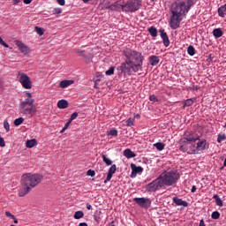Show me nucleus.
I'll return each mask as SVG.
<instances>
[{"label":"nucleus","mask_w":226,"mask_h":226,"mask_svg":"<svg viewBox=\"0 0 226 226\" xmlns=\"http://www.w3.org/2000/svg\"><path fill=\"white\" fill-rule=\"evenodd\" d=\"M218 15L222 19L223 17H226V4L218 8Z\"/></svg>","instance_id":"nucleus-23"},{"label":"nucleus","mask_w":226,"mask_h":226,"mask_svg":"<svg viewBox=\"0 0 226 226\" xmlns=\"http://www.w3.org/2000/svg\"><path fill=\"white\" fill-rule=\"evenodd\" d=\"M94 83H95V84H100V79H95V80H94Z\"/></svg>","instance_id":"nucleus-63"},{"label":"nucleus","mask_w":226,"mask_h":226,"mask_svg":"<svg viewBox=\"0 0 226 226\" xmlns=\"http://www.w3.org/2000/svg\"><path fill=\"white\" fill-rule=\"evenodd\" d=\"M195 102V100L193 99H187L184 102V105L183 108L185 109V107H192L193 105V103Z\"/></svg>","instance_id":"nucleus-27"},{"label":"nucleus","mask_w":226,"mask_h":226,"mask_svg":"<svg viewBox=\"0 0 226 226\" xmlns=\"http://www.w3.org/2000/svg\"><path fill=\"white\" fill-rule=\"evenodd\" d=\"M6 146L5 142H0V147H4Z\"/></svg>","instance_id":"nucleus-59"},{"label":"nucleus","mask_w":226,"mask_h":226,"mask_svg":"<svg viewBox=\"0 0 226 226\" xmlns=\"http://www.w3.org/2000/svg\"><path fill=\"white\" fill-rule=\"evenodd\" d=\"M148 61L151 66H157V64L160 63V56L152 55L148 57Z\"/></svg>","instance_id":"nucleus-17"},{"label":"nucleus","mask_w":226,"mask_h":226,"mask_svg":"<svg viewBox=\"0 0 226 226\" xmlns=\"http://www.w3.org/2000/svg\"><path fill=\"white\" fill-rule=\"evenodd\" d=\"M77 54H79V56H81V57H86V54H84V50L82 49H77L76 50Z\"/></svg>","instance_id":"nucleus-48"},{"label":"nucleus","mask_w":226,"mask_h":226,"mask_svg":"<svg viewBox=\"0 0 226 226\" xmlns=\"http://www.w3.org/2000/svg\"><path fill=\"white\" fill-rule=\"evenodd\" d=\"M159 33L161 34L164 47H169V45H170V41L169 40V35H167L165 30H160Z\"/></svg>","instance_id":"nucleus-16"},{"label":"nucleus","mask_w":226,"mask_h":226,"mask_svg":"<svg viewBox=\"0 0 226 226\" xmlns=\"http://www.w3.org/2000/svg\"><path fill=\"white\" fill-rule=\"evenodd\" d=\"M187 54H189V56H195V48L192 45L187 48Z\"/></svg>","instance_id":"nucleus-32"},{"label":"nucleus","mask_w":226,"mask_h":226,"mask_svg":"<svg viewBox=\"0 0 226 226\" xmlns=\"http://www.w3.org/2000/svg\"><path fill=\"white\" fill-rule=\"evenodd\" d=\"M43 176L40 174H24L21 177V187L19 192V197H26L29 192L41 183Z\"/></svg>","instance_id":"nucleus-2"},{"label":"nucleus","mask_w":226,"mask_h":226,"mask_svg":"<svg viewBox=\"0 0 226 226\" xmlns=\"http://www.w3.org/2000/svg\"><path fill=\"white\" fill-rule=\"evenodd\" d=\"M163 186H173L179 180L180 175L177 170L164 171L159 176Z\"/></svg>","instance_id":"nucleus-6"},{"label":"nucleus","mask_w":226,"mask_h":226,"mask_svg":"<svg viewBox=\"0 0 226 226\" xmlns=\"http://www.w3.org/2000/svg\"><path fill=\"white\" fill-rule=\"evenodd\" d=\"M131 169L132 170V174H140L141 172H144L143 167L137 166L133 163L131 164Z\"/></svg>","instance_id":"nucleus-18"},{"label":"nucleus","mask_w":226,"mask_h":226,"mask_svg":"<svg viewBox=\"0 0 226 226\" xmlns=\"http://www.w3.org/2000/svg\"><path fill=\"white\" fill-rule=\"evenodd\" d=\"M20 1H22V0H12V4L14 6H17V4H19V3H20Z\"/></svg>","instance_id":"nucleus-53"},{"label":"nucleus","mask_w":226,"mask_h":226,"mask_svg":"<svg viewBox=\"0 0 226 226\" xmlns=\"http://www.w3.org/2000/svg\"><path fill=\"white\" fill-rule=\"evenodd\" d=\"M134 202L137 203L139 207H144L145 209L151 207V200L147 198H134Z\"/></svg>","instance_id":"nucleus-11"},{"label":"nucleus","mask_w":226,"mask_h":226,"mask_svg":"<svg viewBox=\"0 0 226 226\" xmlns=\"http://www.w3.org/2000/svg\"><path fill=\"white\" fill-rule=\"evenodd\" d=\"M117 170V166L116 164H111V167L109 169V174H116V171Z\"/></svg>","instance_id":"nucleus-34"},{"label":"nucleus","mask_w":226,"mask_h":226,"mask_svg":"<svg viewBox=\"0 0 226 226\" xmlns=\"http://www.w3.org/2000/svg\"><path fill=\"white\" fill-rule=\"evenodd\" d=\"M149 100H150V102H158V97H156V95H154V94H152L149 96Z\"/></svg>","instance_id":"nucleus-47"},{"label":"nucleus","mask_w":226,"mask_h":226,"mask_svg":"<svg viewBox=\"0 0 226 226\" xmlns=\"http://www.w3.org/2000/svg\"><path fill=\"white\" fill-rule=\"evenodd\" d=\"M142 6V1L140 0H128L124 4V13H135L139 11Z\"/></svg>","instance_id":"nucleus-7"},{"label":"nucleus","mask_w":226,"mask_h":226,"mask_svg":"<svg viewBox=\"0 0 226 226\" xmlns=\"http://www.w3.org/2000/svg\"><path fill=\"white\" fill-rule=\"evenodd\" d=\"M18 79L19 82L25 89H31V87H33V83L31 82V79L29 76H27V74L19 72Z\"/></svg>","instance_id":"nucleus-9"},{"label":"nucleus","mask_w":226,"mask_h":226,"mask_svg":"<svg viewBox=\"0 0 226 226\" xmlns=\"http://www.w3.org/2000/svg\"><path fill=\"white\" fill-rule=\"evenodd\" d=\"M212 220H218L220 218V212L215 211L211 215Z\"/></svg>","instance_id":"nucleus-36"},{"label":"nucleus","mask_w":226,"mask_h":226,"mask_svg":"<svg viewBox=\"0 0 226 226\" xmlns=\"http://www.w3.org/2000/svg\"><path fill=\"white\" fill-rule=\"evenodd\" d=\"M200 87H199V86L193 87V89H195L196 91H199Z\"/></svg>","instance_id":"nucleus-64"},{"label":"nucleus","mask_w":226,"mask_h":226,"mask_svg":"<svg viewBox=\"0 0 226 226\" xmlns=\"http://www.w3.org/2000/svg\"><path fill=\"white\" fill-rule=\"evenodd\" d=\"M106 75H108V76L114 75V67H110V68L106 72Z\"/></svg>","instance_id":"nucleus-46"},{"label":"nucleus","mask_w":226,"mask_h":226,"mask_svg":"<svg viewBox=\"0 0 226 226\" xmlns=\"http://www.w3.org/2000/svg\"><path fill=\"white\" fill-rule=\"evenodd\" d=\"M87 209H88V210L93 209V207L91 206V204H89V203L87 204Z\"/></svg>","instance_id":"nucleus-58"},{"label":"nucleus","mask_w":226,"mask_h":226,"mask_svg":"<svg viewBox=\"0 0 226 226\" xmlns=\"http://www.w3.org/2000/svg\"><path fill=\"white\" fill-rule=\"evenodd\" d=\"M112 176H114L112 173L108 172L107 177L104 180V183H109V181H110V179H112Z\"/></svg>","instance_id":"nucleus-44"},{"label":"nucleus","mask_w":226,"mask_h":226,"mask_svg":"<svg viewBox=\"0 0 226 226\" xmlns=\"http://www.w3.org/2000/svg\"><path fill=\"white\" fill-rule=\"evenodd\" d=\"M77 117H79V113L73 112L69 119L70 123H72V121H74V119H77Z\"/></svg>","instance_id":"nucleus-39"},{"label":"nucleus","mask_w":226,"mask_h":226,"mask_svg":"<svg viewBox=\"0 0 226 226\" xmlns=\"http://www.w3.org/2000/svg\"><path fill=\"white\" fill-rule=\"evenodd\" d=\"M38 144L37 142H26V147H28V149H31V147H34Z\"/></svg>","instance_id":"nucleus-40"},{"label":"nucleus","mask_w":226,"mask_h":226,"mask_svg":"<svg viewBox=\"0 0 226 226\" xmlns=\"http://www.w3.org/2000/svg\"><path fill=\"white\" fill-rule=\"evenodd\" d=\"M26 142H36V139H27Z\"/></svg>","instance_id":"nucleus-60"},{"label":"nucleus","mask_w":226,"mask_h":226,"mask_svg":"<svg viewBox=\"0 0 226 226\" xmlns=\"http://www.w3.org/2000/svg\"><path fill=\"white\" fill-rule=\"evenodd\" d=\"M75 81L73 80H68V79H65V80H62L60 81V87H62V89H64L66 87H68V86H72V84H74Z\"/></svg>","instance_id":"nucleus-21"},{"label":"nucleus","mask_w":226,"mask_h":226,"mask_svg":"<svg viewBox=\"0 0 226 226\" xmlns=\"http://www.w3.org/2000/svg\"><path fill=\"white\" fill-rule=\"evenodd\" d=\"M34 31L35 33H37V34H39V36H43V28L40 27V26H35L34 27Z\"/></svg>","instance_id":"nucleus-35"},{"label":"nucleus","mask_w":226,"mask_h":226,"mask_svg":"<svg viewBox=\"0 0 226 226\" xmlns=\"http://www.w3.org/2000/svg\"><path fill=\"white\" fill-rule=\"evenodd\" d=\"M26 100H33V94H31L29 92L26 93Z\"/></svg>","instance_id":"nucleus-52"},{"label":"nucleus","mask_w":226,"mask_h":226,"mask_svg":"<svg viewBox=\"0 0 226 226\" xmlns=\"http://www.w3.org/2000/svg\"><path fill=\"white\" fill-rule=\"evenodd\" d=\"M24 123V117H19L14 120V126H20Z\"/></svg>","instance_id":"nucleus-33"},{"label":"nucleus","mask_w":226,"mask_h":226,"mask_svg":"<svg viewBox=\"0 0 226 226\" xmlns=\"http://www.w3.org/2000/svg\"><path fill=\"white\" fill-rule=\"evenodd\" d=\"M96 173L93 170H88L87 172V176H90L91 177H94Z\"/></svg>","instance_id":"nucleus-43"},{"label":"nucleus","mask_w":226,"mask_h":226,"mask_svg":"<svg viewBox=\"0 0 226 226\" xmlns=\"http://www.w3.org/2000/svg\"><path fill=\"white\" fill-rule=\"evenodd\" d=\"M199 226H206V223L204 222V219L200 220Z\"/></svg>","instance_id":"nucleus-57"},{"label":"nucleus","mask_w":226,"mask_h":226,"mask_svg":"<svg viewBox=\"0 0 226 226\" xmlns=\"http://www.w3.org/2000/svg\"><path fill=\"white\" fill-rule=\"evenodd\" d=\"M108 137H117V130L116 129H111L107 132Z\"/></svg>","instance_id":"nucleus-31"},{"label":"nucleus","mask_w":226,"mask_h":226,"mask_svg":"<svg viewBox=\"0 0 226 226\" xmlns=\"http://www.w3.org/2000/svg\"><path fill=\"white\" fill-rule=\"evenodd\" d=\"M135 123V118L130 117L129 119L126 120V126H133Z\"/></svg>","instance_id":"nucleus-37"},{"label":"nucleus","mask_w":226,"mask_h":226,"mask_svg":"<svg viewBox=\"0 0 226 226\" xmlns=\"http://www.w3.org/2000/svg\"><path fill=\"white\" fill-rule=\"evenodd\" d=\"M11 220H13L14 223H16V224L19 223V219H17V217H15V215L12 216Z\"/></svg>","instance_id":"nucleus-56"},{"label":"nucleus","mask_w":226,"mask_h":226,"mask_svg":"<svg viewBox=\"0 0 226 226\" xmlns=\"http://www.w3.org/2000/svg\"><path fill=\"white\" fill-rule=\"evenodd\" d=\"M56 3L60 6H64V4H66V1L65 0H56Z\"/></svg>","instance_id":"nucleus-50"},{"label":"nucleus","mask_w":226,"mask_h":226,"mask_svg":"<svg viewBox=\"0 0 226 226\" xmlns=\"http://www.w3.org/2000/svg\"><path fill=\"white\" fill-rule=\"evenodd\" d=\"M57 107H58V109H68V101L64 100V99L58 101Z\"/></svg>","instance_id":"nucleus-22"},{"label":"nucleus","mask_w":226,"mask_h":226,"mask_svg":"<svg viewBox=\"0 0 226 226\" xmlns=\"http://www.w3.org/2000/svg\"><path fill=\"white\" fill-rule=\"evenodd\" d=\"M19 112L22 116H35L38 109L34 105V99H26L25 101L21 102L19 104Z\"/></svg>","instance_id":"nucleus-5"},{"label":"nucleus","mask_w":226,"mask_h":226,"mask_svg":"<svg viewBox=\"0 0 226 226\" xmlns=\"http://www.w3.org/2000/svg\"><path fill=\"white\" fill-rule=\"evenodd\" d=\"M134 66L132 61L125 59L124 63H122L121 66L118 67V70L126 77V75H130V72H133L134 73L140 72V70H135Z\"/></svg>","instance_id":"nucleus-8"},{"label":"nucleus","mask_w":226,"mask_h":226,"mask_svg":"<svg viewBox=\"0 0 226 226\" xmlns=\"http://www.w3.org/2000/svg\"><path fill=\"white\" fill-rule=\"evenodd\" d=\"M70 124H72V122H70V120L64 124L63 130H62V133L63 132L68 130V126H70Z\"/></svg>","instance_id":"nucleus-49"},{"label":"nucleus","mask_w":226,"mask_h":226,"mask_svg":"<svg viewBox=\"0 0 226 226\" xmlns=\"http://www.w3.org/2000/svg\"><path fill=\"white\" fill-rule=\"evenodd\" d=\"M102 162L109 167L112 165V161L109 159L105 154H102Z\"/></svg>","instance_id":"nucleus-29"},{"label":"nucleus","mask_w":226,"mask_h":226,"mask_svg":"<svg viewBox=\"0 0 226 226\" xmlns=\"http://www.w3.org/2000/svg\"><path fill=\"white\" fill-rule=\"evenodd\" d=\"M226 139L225 134H219L217 137V142H223Z\"/></svg>","instance_id":"nucleus-38"},{"label":"nucleus","mask_w":226,"mask_h":226,"mask_svg":"<svg viewBox=\"0 0 226 226\" xmlns=\"http://www.w3.org/2000/svg\"><path fill=\"white\" fill-rule=\"evenodd\" d=\"M75 220H80V218H84V212L82 211H77L74 214Z\"/></svg>","instance_id":"nucleus-30"},{"label":"nucleus","mask_w":226,"mask_h":226,"mask_svg":"<svg viewBox=\"0 0 226 226\" xmlns=\"http://www.w3.org/2000/svg\"><path fill=\"white\" fill-rule=\"evenodd\" d=\"M173 202L176 203L177 206H183L184 207H188V203L177 197L173 198Z\"/></svg>","instance_id":"nucleus-19"},{"label":"nucleus","mask_w":226,"mask_h":226,"mask_svg":"<svg viewBox=\"0 0 226 226\" xmlns=\"http://www.w3.org/2000/svg\"><path fill=\"white\" fill-rule=\"evenodd\" d=\"M148 33H150L153 38H156V36H158V30L154 26L148 28Z\"/></svg>","instance_id":"nucleus-25"},{"label":"nucleus","mask_w":226,"mask_h":226,"mask_svg":"<svg viewBox=\"0 0 226 226\" xmlns=\"http://www.w3.org/2000/svg\"><path fill=\"white\" fill-rule=\"evenodd\" d=\"M209 147V143L207 142H198L193 144L192 142H185L180 146V151L188 153V154H200L201 151L207 149Z\"/></svg>","instance_id":"nucleus-4"},{"label":"nucleus","mask_w":226,"mask_h":226,"mask_svg":"<svg viewBox=\"0 0 226 226\" xmlns=\"http://www.w3.org/2000/svg\"><path fill=\"white\" fill-rule=\"evenodd\" d=\"M23 3L25 4H31V3H33V0H23Z\"/></svg>","instance_id":"nucleus-55"},{"label":"nucleus","mask_w":226,"mask_h":226,"mask_svg":"<svg viewBox=\"0 0 226 226\" xmlns=\"http://www.w3.org/2000/svg\"><path fill=\"white\" fill-rule=\"evenodd\" d=\"M96 77H97L98 79H100V78L103 77V75L100 74V72H97V73H96Z\"/></svg>","instance_id":"nucleus-61"},{"label":"nucleus","mask_w":226,"mask_h":226,"mask_svg":"<svg viewBox=\"0 0 226 226\" xmlns=\"http://www.w3.org/2000/svg\"><path fill=\"white\" fill-rule=\"evenodd\" d=\"M159 33L161 34L164 47H169V45H170V41L169 40V35H167L165 30H160Z\"/></svg>","instance_id":"nucleus-15"},{"label":"nucleus","mask_w":226,"mask_h":226,"mask_svg":"<svg viewBox=\"0 0 226 226\" xmlns=\"http://www.w3.org/2000/svg\"><path fill=\"white\" fill-rule=\"evenodd\" d=\"M0 45H2L3 47H5V49H8L10 47V45H8V43L3 41V38L1 37H0Z\"/></svg>","instance_id":"nucleus-45"},{"label":"nucleus","mask_w":226,"mask_h":226,"mask_svg":"<svg viewBox=\"0 0 226 226\" xmlns=\"http://www.w3.org/2000/svg\"><path fill=\"white\" fill-rule=\"evenodd\" d=\"M124 156H125V158H135V156H137V154L135 153H133V151H132V149L130 148H126L124 151Z\"/></svg>","instance_id":"nucleus-20"},{"label":"nucleus","mask_w":226,"mask_h":226,"mask_svg":"<svg viewBox=\"0 0 226 226\" xmlns=\"http://www.w3.org/2000/svg\"><path fill=\"white\" fill-rule=\"evenodd\" d=\"M193 4H195L193 0H177L171 4V16L170 19V27L171 29H178L183 17L188 14Z\"/></svg>","instance_id":"nucleus-1"},{"label":"nucleus","mask_w":226,"mask_h":226,"mask_svg":"<svg viewBox=\"0 0 226 226\" xmlns=\"http://www.w3.org/2000/svg\"><path fill=\"white\" fill-rule=\"evenodd\" d=\"M15 45L18 47L21 54H24L25 56L29 54V47L26 46L24 42L20 41H15Z\"/></svg>","instance_id":"nucleus-14"},{"label":"nucleus","mask_w":226,"mask_h":226,"mask_svg":"<svg viewBox=\"0 0 226 226\" xmlns=\"http://www.w3.org/2000/svg\"><path fill=\"white\" fill-rule=\"evenodd\" d=\"M79 226H87V224L86 222H80Z\"/></svg>","instance_id":"nucleus-62"},{"label":"nucleus","mask_w":226,"mask_h":226,"mask_svg":"<svg viewBox=\"0 0 226 226\" xmlns=\"http://www.w3.org/2000/svg\"><path fill=\"white\" fill-rule=\"evenodd\" d=\"M154 147H156L157 151H163V149H165V144L157 142L154 144Z\"/></svg>","instance_id":"nucleus-28"},{"label":"nucleus","mask_w":226,"mask_h":226,"mask_svg":"<svg viewBox=\"0 0 226 226\" xmlns=\"http://www.w3.org/2000/svg\"><path fill=\"white\" fill-rule=\"evenodd\" d=\"M213 199H215L216 206H219L220 207L223 206V201L222 200V199H220V196L218 194H215Z\"/></svg>","instance_id":"nucleus-26"},{"label":"nucleus","mask_w":226,"mask_h":226,"mask_svg":"<svg viewBox=\"0 0 226 226\" xmlns=\"http://www.w3.org/2000/svg\"><path fill=\"white\" fill-rule=\"evenodd\" d=\"M162 188H163V183L162 182V178L158 177L147 185V192H158Z\"/></svg>","instance_id":"nucleus-10"},{"label":"nucleus","mask_w":226,"mask_h":226,"mask_svg":"<svg viewBox=\"0 0 226 226\" xmlns=\"http://www.w3.org/2000/svg\"><path fill=\"white\" fill-rule=\"evenodd\" d=\"M185 139L187 140V142H196V140H199L200 136L193 132H186L185 134Z\"/></svg>","instance_id":"nucleus-13"},{"label":"nucleus","mask_w":226,"mask_h":226,"mask_svg":"<svg viewBox=\"0 0 226 226\" xmlns=\"http://www.w3.org/2000/svg\"><path fill=\"white\" fill-rule=\"evenodd\" d=\"M61 13H63V10H62L61 8H55V9L53 10V14H54V15H59V14H61Z\"/></svg>","instance_id":"nucleus-41"},{"label":"nucleus","mask_w":226,"mask_h":226,"mask_svg":"<svg viewBox=\"0 0 226 226\" xmlns=\"http://www.w3.org/2000/svg\"><path fill=\"white\" fill-rule=\"evenodd\" d=\"M124 4H119V1L115 2L114 4L106 6V10H111V11H124Z\"/></svg>","instance_id":"nucleus-12"},{"label":"nucleus","mask_w":226,"mask_h":226,"mask_svg":"<svg viewBox=\"0 0 226 226\" xmlns=\"http://www.w3.org/2000/svg\"><path fill=\"white\" fill-rule=\"evenodd\" d=\"M5 216H7L8 218H13V215H11V213H10L9 211L5 212Z\"/></svg>","instance_id":"nucleus-51"},{"label":"nucleus","mask_w":226,"mask_h":226,"mask_svg":"<svg viewBox=\"0 0 226 226\" xmlns=\"http://www.w3.org/2000/svg\"><path fill=\"white\" fill-rule=\"evenodd\" d=\"M4 127L6 132H10V124L8 123V120L4 121Z\"/></svg>","instance_id":"nucleus-42"},{"label":"nucleus","mask_w":226,"mask_h":226,"mask_svg":"<svg viewBox=\"0 0 226 226\" xmlns=\"http://www.w3.org/2000/svg\"><path fill=\"white\" fill-rule=\"evenodd\" d=\"M191 192H192V193H195V192H197V186L192 185Z\"/></svg>","instance_id":"nucleus-54"},{"label":"nucleus","mask_w":226,"mask_h":226,"mask_svg":"<svg viewBox=\"0 0 226 226\" xmlns=\"http://www.w3.org/2000/svg\"><path fill=\"white\" fill-rule=\"evenodd\" d=\"M215 38H222L223 36V31L221 28H215L213 31Z\"/></svg>","instance_id":"nucleus-24"},{"label":"nucleus","mask_w":226,"mask_h":226,"mask_svg":"<svg viewBox=\"0 0 226 226\" xmlns=\"http://www.w3.org/2000/svg\"><path fill=\"white\" fill-rule=\"evenodd\" d=\"M124 56L127 61L132 63L134 70L142 72V64H144V56H142V53L131 49H125L124 50Z\"/></svg>","instance_id":"nucleus-3"}]
</instances>
